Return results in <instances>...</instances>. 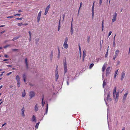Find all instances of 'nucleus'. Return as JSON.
<instances>
[{
  "label": "nucleus",
  "mask_w": 130,
  "mask_h": 130,
  "mask_svg": "<svg viewBox=\"0 0 130 130\" xmlns=\"http://www.w3.org/2000/svg\"><path fill=\"white\" fill-rule=\"evenodd\" d=\"M17 50H18V49H13L12 50L13 51H16Z\"/></svg>",
  "instance_id": "4d7b16f0"
},
{
  "label": "nucleus",
  "mask_w": 130,
  "mask_h": 130,
  "mask_svg": "<svg viewBox=\"0 0 130 130\" xmlns=\"http://www.w3.org/2000/svg\"><path fill=\"white\" fill-rule=\"evenodd\" d=\"M102 80H103V88H104L105 86L106 85V82L104 78V76L103 73L102 74Z\"/></svg>",
  "instance_id": "1a4fd4ad"
},
{
  "label": "nucleus",
  "mask_w": 130,
  "mask_h": 130,
  "mask_svg": "<svg viewBox=\"0 0 130 130\" xmlns=\"http://www.w3.org/2000/svg\"><path fill=\"white\" fill-rule=\"evenodd\" d=\"M104 29V20L102 21V31H103Z\"/></svg>",
  "instance_id": "b1692460"
},
{
  "label": "nucleus",
  "mask_w": 130,
  "mask_h": 130,
  "mask_svg": "<svg viewBox=\"0 0 130 130\" xmlns=\"http://www.w3.org/2000/svg\"><path fill=\"white\" fill-rule=\"evenodd\" d=\"M69 78L68 77L67 78V85H69Z\"/></svg>",
  "instance_id": "f704fd0d"
},
{
  "label": "nucleus",
  "mask_w": 130,
  "mask_h": 130,
  "mask_svg": "<svg viewBox=\"0 0 130 130\" xmlns=\"http://www.w3.org/2000/svg\"><path fill=\"white\" fill-rule=\"evenodd\" d=\"M31 120L32 122H34L35 123L36 122V117L34 115L32 116Z\"/></svg>",
  "instance_id": "f8f14e48"
},
{
  "label": "nucleus",
  "mask_w": 130,
  "mask_h": 130,
  "mask_svg": "<svg viewBox=\"0 0 130 130\" xmlns=\"http://www.w3.org/2000/svg\"><path fill=\"white\" fill-rule=\"evenodd\" d=\"M25 110V109L24 107H23L21 110V113L22 116L23 117H24L25 115L24 114V112Z\"/></svg>",
  "instance_id": "6e6552de"
},
{
  "label": "nucleus",
  "mask_w": 130,
  "mask_h": 130,
  "mask_svg": "<svg viewBox=\"0 0 130 130\" xmlns=\"http://www.w3.org/2000/svg\"><path fill=\"white\" fill-rule=\"evenodd\" d=\"M100 59H101L99 58H97L96 59V61L97 62H98Z\"/></svg>",
  "instance_id": "58836bf2"
},
{
  "label": "nucleus",
  "mask_w": 130,
  "mask_h": 130,
  "mask_svg": "<svg viewBox=\"0 0 130 130\" xmlns=\"http://www.w3.org/2000/svg\"><path fill=\"white\" fill-rule=\"evenodd\" d=\"M35 40L36 41V43L37 44L39 40V38H37L36 39H35Z\"/></svg>",
  "instance_id": "4c0bfd02"
},
{
  "label": "nucleus",
  "mask_w": 130,
  "mask_h": 130,
  "mask_svg": "<svg viewBox=\"0 0 130 130\" xmlns=\"http://www.w3.org/2000/svg\"><path fill=\"white\" fill-rule=\"evenodd\" d=\"M39 123L40 122H39L38 123L36 124V125H35V127L37 129L38 128Z\"/></svg>",
  "instance_id": "72a5a7b5"
},
{
  "label": "nucleus",
  "mask_w": 130,
  "mask_h": 130,
  "mask_svg": "<svg viewBox=\"0 0 130 130\" xmlns=\"http://www.w3.org/2000/svg\"><path fill=\"white\" fill-rule=\"evenodd\" d=\"M28 33L29 34V37H31V32L30 31L28 32Z\"/></svg>",
  "instance_id": "49530a36"
},
{
  "label": "nucleus",
  "mask_w": 130,
  "mask_h": 130,
  "mask_svg": "<svg viewBox=\"0 0 130 130\" xmlns=\"http://www.w3.org/2000/svg\"><path fill=\"white\" fill-rule=\"evenodd\" d=\"M79 50V53H80V55L81 54V49H80V50Z\"/></svg>",
  "instance_id": "e2e57ef3"
},
{
  "label": "nucleus",
  "mask_w": 130,
  "mask_h": 130,
  "mask_svg": "<svg viewBox=\"0 0 130 130\" xmlns=\"http://www.w3.org/2000/svg\"><path fill=\"white\" fill-rule=\"evenodd\" d=\"M118 71V70H116L115 72V75L114 76V78H116V77L117 76V73Z\"/></svg>",
  "instance_id": "412c9836"
},
{
  "label": "nucleus",
  "mask_w": 130,
  "mask_h": 130,
  "mask_svg": "<svg viewBox=\"0 0 130 130\" xmlns=\"http://www.w3.org/2000/svg\"><path fill=\"white\" fill-rule=\"evenodd\" d=\"M23 19V18H17L16 19L17 20H21L22 19Z\"/></svg>",
  "instance_id": "37998d69"
},
{
  "label": "nucleus",
  "mask_w": 130,
  "mask_h": 130,
  "mask_svg": "<svg viewBox=\"0 0 130 130\" xmlns=\"http://www.w3.org/2000/svg\"><path fill=\"white\" fill-rule=\"evenodd\" d=\"M73 28H70V32H71V35H72L73 33Z\"/></svg>",
  "instance_id": "cd10ccee"
},
{
  "label": "nucleus",
  "mask_w": 130,
  "mask_h": 130,
  "mask_svg": "<svg viewBox=\"0 0 130 130\" xmlns=\"http://www.w3.org/2000/svg\"><path fill=\"white\" fill-rule=\"evenodd\" d=\"M58 55H60V51L59 49V48H58Z\"/></svg>",
  "instance_id": "79ce46f5"
},
{
  "label": "nucleus",
  "mask_w": 130,
  "mask_h": 130,
  "mask_svg": "<svg viewBox=\"0 0 130 130\" xmlns=\"http://www.w3.org/2000/svg\"><path fill=\"white\" fill-rule=\"evenodd\" d=\"M58 26H60V21H59V25Z\"/></svg>",
  "instance_id": "774afa93"
},
{
  "label": "nucleus",
  "mask_w": 130,
  "mask_h": 130,
  "mask_svg": "<svg viewBox=\"0 0 130 130\" xmlns=\"http://www.w3.org/2000/svg\"><path fill=\"white\" fill-rule=\"evenodd\" d=\"M102 2V0H100L99 4L101 5Z\"/></svg>",
  "instance_id": "de8ad7c7"
},
{
  "label": "nucleus",
  "mask_w": 130,
  "mask_h": 130,
  "mask_svg": "<svg viewBox=\"0 0 130 130\" xmlns=\"http://www.w3.org/2000/svg\"><path fill=\"white\" fill-rule=\"evenodd\" d=\"M3 87V86L2 85H1L0 86V89H1Z\"/></svg>",
  "instance_id": "338daca9"
},
{
  "label": "nucleus",
  "mask_w": 130,
  "mask_h": 130,
  "mask_svg": "<svg viewBox=\"0 0 130 130\" xmlns=\"http://www.w3.org/2000/svg\"><path fill=\"white\" fill-rule=\"evenodd\" d=\"M26 76L25 74H23V78L24 82H26Z\"/></svg>",
  "instance_id": "a878e982"
},
{
  "label": "nucleus",
  "mask_w": 130,
  "mask_h": 130,
  "mask_svg": "<svg viewBox=\"0 0 130 130\" xmlns=\"http://www.w3.org/2000/svg\"><path fill=\"white\" fill-rule=\"evenodd\" d=\"M28 25V24H27V23H25V24H22V25H25V26L27 25Z\"/></svg>",
  "instance_id": "6e6d98bb"
},
{
  "label": "nucleus",
  "mask_w": 130,
  "mask_h": 130,
  "mask_svg": "<svg viewBox=\"0 0 130 130\" xmlns=\"http://www.w3.org/2000/svg\"><path fill=\"white\" fill-rule=\"evenodd\" d=\"M44 100V97L43 96L42 98V106H43L44 104H45V102L44 101H43Z\"/></svg>",
  "instance_id": "393cba45"
},
{
  "label": "nucleus",
  "mask_w": 130,
  "mask_h": 130,
  "mask_svg": "<svg viewBox=\"0 0 130 130\" xmlns=\"http://www.w3.org/2000/svg\"><path fill=\"white\" fill-rule=\"evenodd\" d=\"M12 73V72H10L9 73H7V74H6V75H7V76H8L9 75H10Z\"/></svg>",
  "instance_id": "c03bdc74"
},
{
  "label": "nucleus",
  "mask_w": 130,
  "mask_h": 130,
  "mask_svg": "<svg viewBox=\"0 0 130 130\" xmlns=\"http://www.w3.org/2000/svg\"><path fill=\"white\" fill-rule=\"evenodd\" d=\"M4 56L6 58H7L8 57V56L6 54L4 55Z\"/></svg>",
  "instance_id": "5fc2aeb1"
},
{
  "label": "nucleus",
  "mask_w": 130,
  "mask_h": 130,
  "mask_svg": "<svg viewBox=\"0 0 130 130\" xmlns=\"http://www.w3.org/2000/svg\"><path fill=\"white\" fill-rule=\"evenodd\" d=\"M24 92L23 93H22V97H24L26 95V93H25V90H24Z\"/></svg>",
  "instance_id": "2f4dec72"
},
{
  "label": "nucleus",
  "mask_w": 130,
  "mask_h": 130,
  "mask_svg": "<svg viewBox=\"0 0 130 130\" xmlns=\"http://www.w3.org/2000/svg\"><path fill=\"white\" fill-rule=\"evenodd\" d=\"M35 95V94L34 92L33 91H30L29 93V95L31 98L34 96Z\"/></svg>",
  "instance_id": "9b49d317"
},
{
  "label": "nucleus",
  "mask_w": 130,
  "mask_h": 130,
  "mask_svg": "<svg viewBox=\"0 0 130 130\" xmlns=\"http://www.w3.org/2000/svg\"><path fill=\"white\" fill-rule=\"evenodd\" d=\"M86 56V51L85 50H84L83 53V60L84 61L85 57Z\"/></svg>",
  "instance_id": "4468645a"
},
{
  "label": "nucleus",
  "mask_w": 130,
  "mask_h": 130,
  "mask_svg": "<svg viewBox=\"0 0 130 130\" xmlns=\"http://www.w3.org/2000/svg\"><path fill=\"white\" fill-rule=\"evenodd\" d=\"M112 32L111 31H110L109 32V34H108V37L111 35V34L112 33Z\"/></svg>",
  "instance_id": "ea45409f"
},
{
  "label": "nucleus",
  "mask_w": 130,
  "mask_h": 130,
  "mask_svg": "<svg viewBox=\"0 0 130 130\" xmlns=\"http://www.w3.org/2000/svg\"><path fill=\"white\" fill-rule=\"evenodd\" d=\"M90 41V37H89L87 39V41L88 43H89Z\"/></svg>",
  "instance_id": "a19ab883"
},
{
  "label": "nucleus",
  "mask_w": 130,
  "mask_h": 130,
  "mask_svg": "<svg viewBox=\"0 0 130 130\" xmlns=\"http://www.w3.org/2000/svg\"><path fill=\"white\" fill-rule=\"evenodd\" d=\"M19 37H19V36L15 37H14V38L13 39H12V40L13 41H14L15 40H17V39H18L19 38Z\"/></svg>",
  "instance_id": "c85d7f7f"
},
{
  "label": "nucleus",
  "mask_w": 130,
  "mask_h": 130,
  "mask_svg": "<svg viewBox=\"0 0 130 130\" xmlns=\"http://www.w3.org/2000/svg\"><path fill=\"white\" fill-rule=\"evenodd\" d=\"M10 45H6V46H4V48H6V47H7L9 46Z\"/></svg>",
  "instance_id": "a18cd8bd"
},
{
  "label": "nucleus",
  "mask_w": 130,
  "mask_h": 130,
  "mask_svg": "<svg viewBox=\"0 0 130 130\" xmlns=\"http://www.w3.org/2000/svg\"><path fill=\"white\" fill-rule=\"evenodd\" d=\"M68 39L67 37H66L64 40V42L63 44V46L64 48L67 49L68 47V45L67 43Z\"/></svg>",
  "instance_id": "7ed1b4c3"
},
{
  "label": "nucleus",
  "mask_w": 130,
  "mask_h": 130,
  "mask_svg": "<svg viewBox=\"0 0 130 130\" xmlns=\"http://www.w3.org/2000/svg\"><path fill=\"white\" fill-rule=\"evenodd\" d=\"M8 60V59H5L4 60H3V61H7Z\"/></svg>",
  "instance_id": "13d9d810"
},
{
  "label": "nucleus",
  "mask_w": 130,
  "mask_h": 130,
  "mask_svg": "<svg viewBox=\"0 0 130 130\" xmlns=\"http://www.w3.org/2000/svg\"><path fill=\"white\" fill-rule=\"evenodd\" d=\"M17 86L19 87H20V82L19 81L18 82H17Z\"/></svg>",
  "instance_id": "c9c22d12"
},
{
  "label": "nucleus",
  "mask_w": 130,
  "mask_h": 130,
  "mask_svg": "<svg viewBox=\"0 0 130 130\" xmlns=\"http://www.w3.org/2000/svg\"><path fill=\"white\" fill-rule=\"evenodd\" d=\"M7 66H8V67H11V66L10 65H7Z\"/></svg>",
  "instance_id": "69168bd1"
},
{
  "label": "nucleus",
  "mask_w": 130,
  "mask_h": 130,
  "mask_svg": "<svg viewBox=\"0 0 130 130\" xmlns=\"http://www.w3.org/2000/svg\"><path fill=\"white\" fill-rule=\"evenodd\" d=\"M48 104L47 103L46 104V112L45 113L44 115L46 114H47V112H48Z\"/></svg>",
  "instance_id": "6ab92c4d"
},
{
  "label": "nucleus",
  "mask_w": 130,
  "mask_h": 130,
  "mask_svg": "<svg viewBox=\"0 0 130 130\" xmlns=\"http://www.w3.org/2000/svg\"><path fill=\"white\" fill-rule=\"evenodd\" d=\"M25 63L26 64V67L27 68H28V63L27 62V58H26L25 59Z\"/></svg>",
  "instance_id": "4be33fe9"
},
{
  "label": "nucleus",
  "mask_w": 130,
  "mask_h": 130,
  "mask_svg": "<svg viewBox=\"0 0 130 130\" xmlns=\"http://www.w3.org/2000/svg\"><path fill=\"white\" fill-rule=\"evenodd\" d=\"M22 25V23H18V26H21Z\"/></svg>",
  "instance_id": "8fccbe9b"
},
{
  "label": "nucleus",
  "mask_w": 130,
  "mask_h": 130,
  "mask_svg": "<svg viewBox=\"0 0 130 130\" xmlns=\"http://www.w3.org/2000/svg\"><path fill=\"white\" fill-rule=\"evenodd\" d=\"M116 36V35H115V36L114 37V38H113V40H114V41H115Z\"/></svg>",
  "instance_id": "680f3d73"
},
{
  "label": "nucleus",
  "mask_w": 130,
  "mask_h": 130,
  "mask_svg": "<svg viewBox=\"0 0 130 130\" xmlns=\"http://www.w3.org/2000/svg\"><path fill=\"white\" fill-rule=\"evenodd\" d=\"M94 65V63H92V64H91L89 66V68L90 69H91L92 67H93Z\"/></svg>",
  "instance_id": "473e14b6"
},
{
  "label": "nucleus",
  "mask_w": 130,
  "mask_h": 130,
  "mask_svg": "<svg viewBox=\"0 0 130 130\" xmlns=\"http://www.w3.org/2000/svg\"><path fill=\"white\" fill-rule=\"evenodd\" d=\"M42 11H40L38 13L37 17V22L39 23L40 21V19Z\"/></svg>",
  "instance_id": "0eeeda50"
},
{
  "label": "nucleus",
  "mask_w": 130,
  "mask_h": 130,
  "mask_svg": "<svg viewBox=\"0 0 130 130\" xmlns=\"http://www.w3.org/2000/svg\"><path fill=\"white\" fill-rule=\"evenodd\" d=\"M18 12H22V11L21 10H18Z\"/></svg>",
  "instance_id": "0e129e2a"
},
{
  "label": "nucleus",
  "mask_w": 130,
  "mask_h": 130,
  "mask_svg": "<svg viewBox=\"0 0 130 130\" xmlns=\"http://www.w3.org/2000/svg\"><path fill=\"white\" fill-rule=\"evenodd\" d=\"M117 57V56H116L115 55H114L113 57V59L115 60V59Z\"/></svg>",
  "instance_id": "3c124183"
},
{
  "label": "nucleus",
  "mask_w": 130,
  "mask_h": 130,
  "mask_svg": "<svg viewBox=\"0 0 130 130\" xmlns=\"http://www.w3.org/2000/svg\"><path fill=\"white\" fill-rule=\"evenodd\" d=\"M15 79L17 80V82L20 81V78L18 75H17L15 77Z\"/></svg>",
  "instance_id": "f3484780"
},
{
  "label": "nucleus",
  "mask_w": 130,
  "mask_h": 130,
  "mask_svg": "<svg viewBox=\"0 0 130 130\" xmlns=\"http://www.w3.org/2000/svg\"><path fill=\"white\" fill-rule=\"evenodd\" d=\"M6 123H5L3 124H2V127H3V126H4L6 124Z\"/></svg>",
  "instance_id": "bf43d9fd"
},
{
  "label": "nucleus",
  "mask_w": 130,
  "mask_h": 130,
  "mask_svg": "<svg viewBox=\"0 0 130 130\" xmlns=\"http://www.w3.org/2000/svg\"><path fill=\"white\" fill-rule=\"evenodd\" d=\"M60 26H58V31H59V30L60 29Z\"/></svg>",
  "instance_id": "864d4df0"
},
{
  "label": "nucleus",
  "mask_w": 130,
  "mask_h": 130,
  "mask_svg": "<svg viewBox=\"0 0 130 130\" xmlns=\"http://www.w3.org/2000/svg\"><path fill=\"white\" fill-rule=\"evenodd\" d=\"M13 16H9V17H7V18H13Z\"/></svg>",
  "instance_id": "603ef678"
},
{
  "label": "nucleus",
  "mask_w": 130,
  "mask_h": 130,
  "mask_svg": "<svg viewBox=\"0 0 130 130\" xmlns=\"http://www.w3.org/2000/svg\"><path fill=\"white\" fill-rule=\"evenodd\" d=\"M104 92V95L105 97L104 98V100L106 104L107 105V102H109L111 101V99L110 96V91L109 89H105Z\"/></svg>",
  "instance_id": "f257e3e1"
},
{
  "label": "nucleus",
  "mask_w": 130,
  "mask_h": 130,
  "mask_svg": "<svg viewBox=\"0 0 130 130\" xmlns=\"http://www.w3.org/2000/svg\"><path fill=\"white\" fill-rule=\"evenodd\" d=\"M106 63H105V64L103 65L102 67V71L103 72L104 71L105 68H106Z\"/></svg>",
  "instance_id": "a211bd4d"
},
{
  "label": "nucleus",
  "mask_w": 130,
  "mask_h": 130,
  "mask_svg": "<svg viewBox=\"0 0 130 130\" xmlns=\"http://www.w3.org/2000/svg\"><path fill=\"white\" fill-rule=\"evenodd\" d=\"M63 66L64 67V73L65 74L67 71V64L66 61L63 62Z\"/></svg>",
  "instance_id": "39448f33"
},
{
  "label": "nucleus",
  "mask_w": 130,
  "mask_h": 130,
  "mask_svg": "<svg viewBox=\"0 0 130 130\" xmlns=\"http://www.w3.org/2000/svg\"><path fill=\"white\" fill-rule=\"evenodd\" d=\"M110 68L109 67H108L106 69V74L107 76L110 73Z\"/></svg>",
  "instance_id": "423d86ee"
},
{
  "label": "nucleus",
  "mask_w": 130,
  "mask_h": 130,
  "mask_svg": "<svg viewBox=\"0 0 130 130\" xmlns=\"http://www.w3.org/2000/svg\"><path fill=\"white\" fill-rule=\"evenodd\" d=\"M109 47V46H108V47L107 51L106 52V53L105 54V57H106H106L107 56H108V48Z\"/></svg>",
  "instance_id": "c756f323"
},
{
  "label": "nucleus",
  "mask_w": 130,
  "mask_h": 130,
  "mask_svg": "<svg viewBox=\"0 0 130 130\" xmlns=\"http://www.w3.org/2000/svg\"><path fill=\"white\" fill-rule=\"evenodd\" d=\"M117 14L116 12H115L114 14L113 15L112 18V19L111 23H113L117 19Z\"/></svg>",
  "instance_id": "20e7f679"
},
{
  "label": "nucleus",
  "mask_w": 130,
  "mask_h": 130,
  "mask_svg": "<svg viewBox=\"0 0 130 130\" xmlns=\"http://www.w3.org/2000/svg\"><path fill=\"white\" fill-rule=\"evenodd\" d=\"M38 109L37 104H36L35 107V111H37Z\"/></svg>",
  "instance_id": "5701e85b"
},
{
  "label": "nucleus",
  "mask_w": 130,
  "mask_h": 130,
  "mask_svg": "<svg viewBox=\"0 0 130 130\" xmlns=\"http://www.w3.org/2000/svg\"><path fill=\"white\" fill-rule=\"evenodd\" d=\"M5 26V25H2L1 26H0V27H4Z\"/></svg>",
  "instance_id": "052dcab7"
},
{
  "label": "nucleus",
  "mask_w": 130,
  "mask_h": 130,
  "mask_svg": "<svg viewBox=\"0 0 130 130\" xmlns=\"http://www.w3.org/2000/svg\"><path fill=\"white\" fill-rule=\"evenodd\" d=\"M48 10L47 9H45V12H44V14L45 15H46L47 14V13H48Z\"/></svg>",
  "instance_id": "e433bc0d"
},
{
  "label": "nucleus",
  "mask_w": 130,
  "mask_h": 130,
  "mask_svg": "<svg viewBox=\"0 0 130 130\" xmlns=\"http://www.w3.org/2000/svg\"><path fill=\"white\" fill-rule=\"evenodd\" d=\"M119 53V51L118 50H116L115 52V56L117 57Z\"/></svg>",
  "instance_id": "dca6fc26"
},
{
  "label": "nucleus",
  "mask_w": 130,
  "mask_h": 130,
  "mask_svg": "<svg viewBox=\"0 0 130 130\" xmlns=\"http://www.w3.org/2000/svg\"><path fill=\"white\" fill-rule=\"evenodd\" d=\"M125 76V72H123L121 73V80L122 81L124 78Z\"/></svg>",
  "instance_id": "ddd939ff"
},
{
  "label": "nucleus",
  "mask_w": 130,
  "mask_h": 130,
  "mask_svg": "<svg viewBox=\"0 0 130 130\" xmlns=\"http://www.w3.org/2000/svg\"><path fill=\"white\" fill-rule=\"evenodd\" d=\"M50 6H51L50 4L48 5V6H47L45 9L49 10V9L50 8Z\"/></svg>",
  "instance_id": "7c9ffc66"
},
{
  "label": "nucleus",
  "mask_w": 130,
  "mask_h": 130,
  "mask_svg": "<svg viewBox=\"0 0 130 130\" xmlns=\"http://www.w3.org/2000/svg\"><path fill=\"white\" fill-rule=\"evenodd\" d=\"M128 94V91L126 93H125L124 95L123 99V103H124L126 99L127 96Z\"/></svg>",
  "instance_id": "9d476101"
},
{
  "label": "nucleus",
  "mask_w": 130,
  "mask_h": 130,
  "mask_svg": "<svg viewBox=\"0 0 130 130\" xmlns=\"http://www.w3.org/2000/svg\"><path fill=\"white\" fill-rule=\"evenodd\" d=\"M59 75L58 72L57 71H56V74H55V78L56 80V81L57 80V79Z\"/></svg>",
  "instance_id": "2eb2a0df"
},
{
  "label": "nucleus",
  "mask_w": 130,
  "mask_h": 130,
  "mask_svg": "<svg viewBox=\"0 0 130 130\" xmlns=\"http://www.w3.org/2000/svg\"><path fill=\"white\" fill-rule=\"evenodd\" d=\"M20 14L17 13L14 15V16H16V15H20Z\"/></svg>",
  "instance_id": "09e8293b"
},
{
  "label": "nucleus",
  "mask_w": 130,
  "mask_h": 130,
  "mask_svg": "<svg viewBox=\"0 0 130 130\" xmlns=\"http://www.w3.org/2000/svg\"><path fill=\"white\" fill-rule=\"evenodd\" d=\"M116 87H115L114 88L113 91V98L115 100V102H117L118 100L119 96V92H116Z\"/></svg>",
  "instance_id": "f03ea898"
},
{
  "label": "nucleus",
  "mask_w": 130,
  "mask_h": 130,
  "mask_svg": "<svg viewBox=\"0 0 130 130\" xmlns=\"http://www.w3.org/2000/svg\"><path fill=\"white\" fill-rule=\"evenodd\" d=\"M95 2H94L93 5L92 7V17L93 18L94 17V3Z\"/></svg>",
  "instance_id": "aec40b11"
},
{
  "label": "nucleus",
  "mask_w": 130,
  "mask_h": 130,
  "mask_svg": "<svg viewBox=\"0 0 130 130\" xmlns=\"http://www.w3.org/2000/svg\"><path fill=\"white\" fill-rule=\"evenodd\" d=\"M53 56V51H52L51 52V54L50 55V58H51V60H52V59Z\"/></svg>",
  "instance_id": "bb28decb"
}]
</instances>
